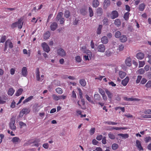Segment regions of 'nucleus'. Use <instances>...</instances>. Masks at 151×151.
Instances as JSON below:
<instances>
[{"label":"nucleus","mask_w":151,"mask_h":151,"mask_svg":"<svg viewBox=\"0 0 151 151\" xmlns=\"http://www.w3.org/2000/svg\"><path fill=\"white\" fill-rule=\"evenodd\" d=\"M22 20V19H20L18 20V21L13 23L11 26L12 28H14L18 27V28L21 29L23 25V23L21 24Z\"/></svg>","instance_id":"1"},{"label":"nucleus","mask_w":151,"mask_h":151,"mask_svg":"<svg viewBox=\"0 0 151 151\" xmlns=\"http://www.w3.org/2000/svg\"><path fill=\"white\" fill-rule=\"evenodd\" d=\"M36 74L37 80L39 81H42L43 80V78H44V76L42 75L41 76V78L40 77V71L38 68H37L36 69Z\"/></svg>","instance_id":"2"},{"label":"nucleus","mask_w":151,"mask_h":151,"mask_svg":"<svg viewBox=\"0 0 151 151\" xmlns=\"http://www.w3.org/2000/svg\"><path fill=\"white\" fill-rule=\"evenodd\" d=\"M15 121L14 118H12L9 123V127L12 130H14L16 129V127L14 124Z\"/></svg>","instance_id":"3"},{"label":"nucleus","mask_w":151,"mask_h":151,"mask_svg":"<svg viewBox=\"0 0 151 151\" xmlns=\"http://www.w3.org/2000/svg\"><path fill=\"white\" fill-rule=\"evenodd\" d=\"M57 53L59 55L62 57L65 56L66 55V53L64 50L61 48L57 50Z\"/></svg>","instance_id":"4"},{"label":"nucleus","mask_w":151,"mask_h":151,"mask_svg":"<svg viewBox=\"0 0 151 151\" xmlns=\"http://www.w3.org/2000/svg\"><path fill=\"white\" fill-rule=\"evenodd\" d=\"M42 46L43 47V50L47 52H48L50 51V48L48 45L45 43L44 42L42 44Z\"/></svg>","instance_id":"5"},{"label":"nucleus","mask_w":151,"mask_h":151,"mask_svg":"<svg viewBox=\"0 0 151 151\" xmlns=\"http://www.w3.org/2000/svg\"><path fill=\"white\" fill-rule=\"evenodd\" d=\"M8 98L6 96L3 95L1 97L0 96V104H4L6 102Z\"/></svg>","instance_id":"6"},{"label":"nucleus","mask_w":151,"mask_h":151,"mask_svg":"<svg viewBox=\"0 0 151 151\" xmlns=\"http://www.w3.org/2000/svg\"><path fill=\"white\" fill-rule=\"evenodd\" d=\"M105 46L103 44L99 45L98 46L97 50L99 52H103L105 51Z\"/></svg>","instance_id":"7"},{"label":"nucleus","mask_w":151,"mask_h":151,"mask_svg":"<svg viewBox=\"0 0 151 151\" xmlns=\"http://www.w3.org/2000/svg\"><path fill=\"white\" fill-rule=\"evenodd\" d=\"M58 24L57 23L55 22H52L50 24V27L51 30L54 31L57 28Z\"/></svg>","instance_id":"8"},{"label":"nucleus","mask_w":151,"mask_h":151,"mask_svg":"<svg viewBox=\"0 0 151 151\" xmlns=\"http://www.w3.org/2000/svg\"><path fill=\"white\" fill-rule=\"evenodd\" d=\"M118 13L116 11H113L111 14V18L112 19L117 17L118 16Z\"/></svg>","instance_id":"9"},{"label":"nucleus","mask_w":151,"mask_h":151,"mask_svg":"<svg viewBox=\"0 0 151 151\" xmlns=\"http://www.w3.org/2000/svg\"><path fill=\"white\" fill-rule=\"evenodd\" d=\"M110 0H105L103 2V8L104 9H106L110 5Z\"/></svg>","instance_id":"10"},{"label":"nucleus","mask_w":151,"mask_h":151,"mask_svg":"<svg viewBox=\"0 0 151 151\" xmlns=\"http://www.w3.org/2000/svg\"><path fill=\"white\" fill-rule=\"evenodd\" d=\"M11 141L14 144H16L20 142L21 140L19 137H15L12 138Z\"/></svg>","instance_id":"11"},{"label":"nucleus","mask_w":151,"mask_h":151,"mask_svg":"<svg viewBox=\"0 0 151 151\" xmlns=\"http://www.w3.org/2000/svg\"><path fill=\"white\" fill-rule=\"evenodd\" d=\"M96 13L97 16H100L102 15L103 13V10L101 8H98L96 12Z\"/></svg>","instance_id":"12"},{"label":"nucleus","mask_w":151,"mask_h":151,"mask_svg":"<svg viewBox=\"0 0 151 151\" xmlns=\"http://www.w3.org/2000/svg\"><path fill=\"white\" fill-rule=\"evenodd\" d=\"M144 54L141 52H138L136 55L137 58L139 60L142 59L144 58Z\"/></svg>","instance_id":"13"},{"label":"nucleus","mask_w":151,"mask_h":151,"mask_svg":"<svg viewBox=\"0 0 151 151\" xmlns=\"http://www.w3.org/2000/svg\"><path fill=\"white\" fill-rule=\"evenodd\" d=\"M125 62L127 66H131L132 65V60L131 58L129 57L127 58L126 59Z\"/></svg>","instance_id":"14"},{"label":"nucleus","mask_w":151,"mask_h":151,"mask_svg":"<svg viewBox=\"0 0 151 151\" xmlns=\"http://www.w3.org/2000/svg\"><path fill=\"white\" fill-rule=\"evenodd\" d=\"M5 45L7 46H9V48H12L13 47L12 43L10 40H8L5 42Z\"/></svg>","instance_id":"15"},{"label":"nucleus","mask_w":151,"mask_h":151,"mask_svg":"<svg viewBox=\"0 0 151 151\" xmlns=\"http://www.w3.org/2000/svg\"><path fill=\"white\" fill-rule=\"evenodd\" d=\"M136 146L138 148V150H143V147L141 146V143L138 140H137L136 141Z\"/></svg>","instance_id":"16"},{"label":"nucleus","mask_w":151,"mask_h":151,"mask_svg":"<svg viewBox=\"0 0 151 151\" xmlns=\"http://www.w3.org/2000/svg\"><path fill=\"white\" fill-rule=\"evenodd\" d=\"M22 75L24 76H26L27 74V70L26 67H23L22 70Z\"/></svg>","instance_id":"17"},{"label":"nucleus","mask_w":151,"mask_h":151,"mask_svg":"<svg viewBox=\"0 0 151 151\" xmlns=\"http://www.w3.org/2000/svg\"><path fill=\"white\" fill-rule=\"evenodd\" d=\"M50 33L49 31H47L44 35V39L46 40L48 39L50 36Z\"/></svg>","instance_id":"18"},{"label":"nucleus","mask_w":151,"mask_h":151,"mask_svg":"<svg viewBox=\"0 0 151 151\" xmlns=\"http://www.w3.org/2000/svg\"><path fill=\"white\" fill-rule=\"evenodd\" d=\"M99 4V1L98 0H93L92 2V6L94 7H97Z\"/></svg>","instance_id":"19"},{"label":"nucleus","mask_w":151,"mask_h":151,"mask_svg":"<svg viewBox=\"0 0 151 151\" xmlns=\"http://www.w3.org/2000/svg\"><path fill=\"white\" fill-rule=\"evenodd\" d=\"M119 38L120 41L123 42H126L127 40V37L125 35H123L122 36L121 35Z\"/></svg>","instance_id":"20"},{"label":"nucleus","mask_w":151,"mask_h":151,"mask_svg":"<svg viewBox=\"0 0 151 151\" xmlns=\"http://www.w3.org/2000/svg\"><path fill=\"white\" fill-rule=\"evenodd\" d=\"M94 101H99L101 100V98L100 96L98 93L95 94L94 96Z\"/></svg>","instance_id":"21"},{"label":"nucleus","mask_w":151,"mask_h":151,"mask_svg":"<svg viewBox=\"0 0 151 151\" xmlns=\"http://www.w3.org/2000/svg\"><path fill=\"white\" fill-rule=\"evenodd\" d=\"M145 4L144 3L140 4L139 6V10L141 11H143L145 9Z\"/></svg>","instance_id":"22"},{"label":"nucleus","mask_w":151,"mask_h":151,"mask_svg":"<svg viewBox=\"0 0 151 151\" xmlns=\"http://www.w3.org/2000/svg\"><path fill=\"white\" fill-rule=\"evenodd\" d=\"M101 41L103 44H106L108 42V40L107 37L104 36L101 38Z\"/></svg>","instance_id":"23"},{"label":"nucleus","mask_w":151,"mask_h":151,"mask_svg":"<svg viewBox=\"0 0 151 151\" xmlns=\"http://www.w3.org/2000/svg\"><path fill=\"white\" fill-rule=\"evenodd\" d=\"M129 80L128 77H127L125 78L123 80L122 82V83L123 85H127Z\"/></svg>","instance_id":"24"},{"label":"nucleus","mask_w":151,"mask_h":151,"mask_svg":"<svg viewBox=\"0 0 151 151\" xmlns=\"http://www.w3.org/2000/svg\"><path fill=\"white\" fill-rule=\"evenodd\" d=\"M30 109L29 108H24L22 110V111L24 114H28L30 111Z\"/></svg>","instance_id":"25"},{"label":"nucleus","mask_w":151,"mask_h":151,"mask_svg":"<svg viewBox=\"0 0 151 151\" xmlns=\"http://www.w3.org/2000/svg\"><path fill=\"white\" fill-rule=\"evenodd\" d=\"M105 90L108 98L111 99L113 96L112 94L106 88Z\"/></svg>","instance_id":"26"},{"label":"nucleus","mask_w":151,"mask_h":151,"mask_svg":"<svg viewBox=\"0 0 151 151\" xmlns=\"http://www.w3.org/2000/svg\"><path fill=\"white\" fill-rule=\"evenodd\" d=\"M126 75V73L124 72L120 71L119 72V76L121 78H124L125 76Z\"/></svg>","instance_id":"27"},{"label":"nucleus","mask_w":151,"mask_h":151,"mask_svg":"<svg viewBox=\"0 0 151 151\" xmlns=\"http://www.w3.org/2000/svg\"><path fill=\"white\" fill-rule=\"evenodd\" d=\"M63 13L62 12H60L58 13L56 17V20L58 21L63 16Z\"/></svg>","instance_id":"28"},{"label":"nucleus","mask_w":151,"mask_h":151,"mask_svg":"<svg viewBox=\"0 0 151 151\" xmlns=\"http://www.w3.org/2000/svg\"><path fill=\"white\" fill-rule=\"evenodd\" d=\"M114 24L117 27H119L121 24V21L119 19H116L115 20Z\"/></svg>","instance_id":"29"},{"label":"nucleus","mask_w":151,"mask_h":151,"mask_svg":"<svg viewBox=\"0 0 151 151\" xmlns=\"http://www.w3.org/2000/svg\"><path fill=\"white\" fill-rule=\"evenodd\" d=\"M33 96H30L24 101L23 103L25 104L28 102L29 101H31L32 99H33Z\"/></svg>","instance_id":"30"},{"label":"nucleus","mask_w":151,"mask_h":151,"mask_svg":"<svg viewBox=\"0 0 151 151\" xmlns=\"http://www.w3.org/2000/svg\"><path fill=\"white\" fill-rule=\"evenodd\" d=\"M64 15L65 17L66 18H68L70 16V12L68 10L65 11Z\"/></svg>","instance_id":"31"},{"label":"nucleus","mask_w":151,"mask_h":151,"mask_svg":"<svg viewBox=\"0 0 151 151\" xmlns=\"http://www.w3.org/2000/svg\"><path fill=\"white\" fill-rule=\"evenodd\" d=\"M53 99L55 101H58L60 99V96H57L55 94H53L52 96Z\"/></svg>","instance_id":"32"},{"label":"nucleus","mask_w":151,"mask_h":151,"mask_svg":"<svg viewBox=\"0 0 151 151\" xmlns=\"http://www.w3.org/2000/svg\"><path fill=\"white\" fill-rule=\"evenodd\" d=\"M87 53L88 54H87V55H85L84 56V58L86 60H89L88 55L89 58H90V54L91 55V52L89 50H88Z\"/></svg>","instance_id":"33"},{"label":"nucleus","mask_w":151,"mask_h":151,"mask_svg":"<svg viewBox=\"0 0 151 151\" xmlns=\"http://www.w3.org/2000/svg\"><path fill=\"white\" fill-rule=\"evenodd\" d=\"M103 24L106 25H107L109 24V20L106 18H104L103 20Z\"/></svg>","instance_id":"34"},{"label":"nucleus","mask_w":151,"mask_h":151,"mask_svg":"<svg viewBox=\"0 0 151 151\" xmlns=\"http://www.w3.org/2000/svg\"><path fill=\"white\" fill-rule=\"evenodd\" d=\"M14 92V90L12 88H10L9 89L8 94V95L12 96Z\"/></svg>","instance_id":"35"},{"label":"nucleus","mask_w":151,"mask_h":151,"mask_svg":"<svg viewBox=\"0 0 151 151\" xmlns=\"http://www.w3.org/2000/svg\"><path fill=\"white\" fill-rule=\"evenodd\" d=\"M102 27V25H99L97 29V34H100L101 32V30Z\"/></svg>","instance_id":"36"},{"label":"nucleus","mask_w":151,"mask_h":151,"mask_svg":"<svg viewBox=\"0 0 151 151\" xmlns=\"http://www.w3.org/2000/svg\"><path fill=\"white\" fill-rule=\"evenodd\" d=\"M115 36L116 38H119L121 36V32L119 31H117L115 32Z\"/></svg>","instance_id":"37"},{"label":"nucleus","mask_w":151,"mask_h":151,"mask_svg":"<svg viewBox=\"0 0 151 151\" xmlns=\"http://www.w3.org/2000/svg\"><path fill=\"white\" fill-rule=\"evenodd\" d=\"M39 107L37 104H35L34 105V110L35 112H38L39 110L38 107Z\"/></svg>","instance_id":"38"},{"label":"nucleus","mask_w":151,"mask_h":151,"mask_svg":"<svg viewBox=\"0 0 151 151\" xmlns=\"http://www.w3.org/2000/svg\"><path fill=\"white\" fill-rule=\"evenodd\" d=\"M137 72L138 74H143L145 72V71L144 69L143 68H140L137 71Z\"/></svg>","instance_id":"39"},{"label":"nucleus","mask_w":151,"mask_h":151,"mask_svg":"<svg viewBox=\"0 0 151 151\" xmlns=\"http://www.w3.org/2000/svg\"><path fill=\"white\" fill-rule=\"evenodd\" d=\"M113 52H111L110 50H108L105 52V55L108 57H109L111 56Z\"/></svg>","instance_id":"40"},{"label":"nucleus","mask_w":151,"mask_h":151,"mask_svg":"<svg viewBox=\"0 0 151 151\" xmlns=\"http://www.w3.org/2000/svg\"><path fill=\"white\" fill-rule=\"evenodd\" d=\"M141 117L144 118H151V115H144L143 114H140Z\"/></svg>","instance_id":"41"},{"label":"nucleus","mask_w":151,"mask_h":151,"mask_svg":"<svg viewBox=\"0 0 151 151\" xmlns=\"http://www.w3.org/2000/svg\"><path fill=\"white\" fill-rule=\"evenodd\" d=\"M111 147L112 149L115 150H116L118 148L119 146L117 144L114 143L112 145Z\"/></svg>","instance_id":"42"},{"label":"nucleus","mask_w":151,"mask_h":151,"mask_svg":"<svg viewBox=\"0 0 151 151\" xmlns=\"http://www.w3.org/2000/svg\"><path fill=\"white\" fill-rule=\"evenodd\" d=\"M23 91V89L22 88H20L18 90L17 92L16 93V95L19 96L20 95Z\"/></svg>","instance_id":"43"},{"label":"nucleus","mask_w":151,"mask_h":151,"mask_svg":"<svg viewBox=\"0 0 151 151\" xmlns=\"http://www.w3.org/2000/svg\"><path fill=\"white\" fill-rule=\"evenodd\" d=\"M89 16L91 17H92L93 15V12L91 8L89 7Z\"/></svg>","instance_id":"44"},{"label":"nucleus","mask_w":151,"mask_h":151,"mask_svg":"<svg viewBox=\"0 0 151 151\" xmlns=\"http://www.w3.org/2000/svg\"><path fill=\"white\" fill-rule=\"evenodd\" d=\"M129 14V13L128 12H126L124 14V17L126 20H127L128 19Z\"/></svg>","instance_id":"45"},{"label":"nucleus","mask_w":151,"mask_h":151,"mask_svg":"<svg viewBox=\"0 0 151 151\" xmlns=\"http://www.w3.org/2000/svg\"><path fill=\"white\" fill-rule=\"evenodd\" d=\"M85 96L86 99L89 102H91V103L94 104L93 101L91 100V98L87 94Z\"/></svg>","instance_id":"46"},{"label":"nucleus","mask_w":151,"mask_h":151,"mask_svg":"<svg viewBox=\"0 0 151 151\" xmlns=\"http://www.w3.org/2000/svg\"><path fill=\"white\" fill-rule=\"evenodd\" d=\"M118 136H121L122 138H124L125 139L127 138L128 137L129 135L128 134H118Z\"/></svg>","instance_id":"47"},{"label":"nucleus","mask_w":151,"mask_h":151,"mask_svg":"<svg viewBox=\"0 0 151 151\" xmlns=\"http://www.w3.org/2000/svg\"><path fill=\"white\" fill-rule=\"evenodd\" d=\"M55 90L56 92L59 94H61L63 93L62 89L59 88H56Z\"/></svg>","instance_id":"48"},{"label":"nucleus","mask_w":151,"mask_h":151,"mask_svg":"<svg viewBox=\"0 0 151 151\" xmlns=\"http://www.w3.org/2000/svg\"><path fill=\"white\" fill-rule=\"evenodd\" d=\"M144 113L146 115L151 114V109H146L144 111Z\"/></svg>","instance_id":"49"},{"label":"nucleus","mask_w":151,"mask_h":151,"mask_svg":"<svg viewBox=\"0 0 151 151\" xmlns=\"http://www.w3.org/2000/svg\"><path fill=\"white\" fill-rule=\"evenodd\" d=\"M108 136L111 139H114L115 138V135L112 133H109L108 134Z\"/></svg>","instance_id":"50"},{"label":"nucleus","mask_w":151,"mask_h":151,"mask_svg":"<svg viewBox=\"0 0 151 151\" xmlns=\"http://www.w3.org/2000/svg\"><path fill=\"white\" fill-rule=\"evenodd\" d=\"M124 46L123 45L120 44L119 46V48L117 50H119V51L123 50L124 49Z\"/></svg>","instance_id":"51"},{"label":"nucleus","mask_w":151,"mask_h":151,"mask_svg":"<svg viewBox=\"0 0 151 151\" xmlns=\"http://www.w3.org/2000/svg\"><path fill=\"white\" fill-rule=\"evenodd\" d=\"M119 109H120L123 112H124L125 111V108L124 107H122L120 106L116 107L115 108L116 110H117Z\"/></svg>","instance_id":"52"},{"label":"nucleus","mask_w":151,"mask_h":151,"mask_svg":"<svg viewBox=\"0 0 151 151\" xmlns=\"http://www.w3.org/2000/svg\"><path fill=\"white\" fill-rule=\"evenodd\" d=\"M145 140L146 143H147L151 140V137H146L145 138Z\"/></svg>","instance_id":"53"},{"label":"nucleus","mask_w":151,"mask_h":151,"mask_svg":"<svg viewBox=\"0 0 151 151\" xmlns=\"http://www.w3.org/2000/svg\"><path fill=\"white\" fill-rule=\"evenodd\" d=\"M105 123L107 124H108L109 125H116L117 124V123L115 122H109V121L106 122H105Z\"/></svg>","instance_id":"54"},{"label":"nucleus","mask_w":151,"mask_h":151,"mask_svg":"<svg viewBox=\"0 0 151 151\" xmlns=\"http://www.w3.org/2000/svg\"><path fill=\"white\" fill-rule=\"evenodd\" d=\"M75 58L76 61L78 63L80 62L81 61V58L79 56H77Z\"/></svg>","instance_id":"55"},{"label":"nucleus","mask_w":151,"mask_h":151,"mask_svg":"<svg viewBox=\"0 0 151 151\" xmlns=\"http://www.w3.org/2000/svg\"><path fill=\"white\" fill-rule=\"evenodd\" d=\"M142 78V76H137V79L136 81V83H138L140 82Z\"/></svg>","instance_id":"56"},{"label":"nucleus","mask_w":151,"mask_h":151,"mask_svg":"<svg viewBox=\"0 0 151 151\" xmlns=\"http://www.w3.org/2000/svg\"><path fill=\"white\" fill-rule=\"evenodd\" d=\"M80 83L81 85H86V82L84 79H81L80 81Z\"/></svg>","instance_id":"57"},{"label":"nucleus","mask_w":151,"mask_h":151,"mask_svg":"<svg viewBox=\"0 0 151 151\" xmlns=\"http://www.w3.org/2000/svg\"><path fill=\"white\" fill-rule=\"evenodd\" d=\"M139 67H141L145 65V63L144 61H139Z\"/></svg>","instance_id":"58"},{"label":"nucleus","mask_w":151,"mask_h":151,"mask_svg":"<svg viewBox=\"0 0 151 151\" xmlns=\"http://www.w3.org/2000/svg\"><path fill=\"white\" fill-rule=\"evenodd\" d=\"M19 125L20 128H22L23 126L27 127L26 124L22 122H19Z\"/></svg>","instance_id":"59"},{"label":"nucleus","mask_w":151,"mask_h":151,"mask_svg":"<svg viewBox=\"0 0 151 151\" xmlns=\"http://www.w3.org/2000/svg\"><path fill=\"white\" fill-rule=\"evenodd\" d=\"M80 13L84 15L86 13V10L83 9H81L80 11Z\"/></svg>","instance_id":"60"},{"label":"nucleus","mask_w":151,"mask_h":151,"mask_svg":"<svg viewBox=\"0 0 151 151\" xmlns=\"http://www.w3.org/2000/svg\"><path fill=\"white\" fill-rule=\"evenodd\" d=\"M6 40V36H2L1 38L0 42H4Z\"/></svg>","instance_id":"61"},{"label":"nucleus","mask_w":151,"mask_h":151,"mask_svg":"<svg viewBox=\"0 0 151 151\" xmlns=\"http://www.w3.org/2000/svg\"><path fill=\"white\" fill-rule=\"evenodd\" d=\"M147 81V80L145 78H143L142 79L141 81V83L142 84H145Z\"/></svg>","instance_id":"62"},{"label":"nucleus","mask_w":151,"mask_h":151,"mask_svg":"<svg viewBox=\"0 0 151 151\" xmlns=\"http://www.w3.org/2000/svg\"><path fill=\"white\" fill-rule=\"evenodd\" d=\"M99 92L101 94V95H104V94H105L104 91L102 89L99 88Z\"/></svg>","instance_id":"63"},{"label":"nucleus","mask_w":151,"mask_h":151,"mask_svg":"<svg viewBox=\"0 0 151 151\" xmlns=\"http://www.w3.org/2000/svg\"><path fill=\"white\" fill-rule=\"evenodd\" d=\"M95 128H92L90 130V134L91 135H93L95 132Z\"/></svg>","instance_id":"64"}]
</instances>
